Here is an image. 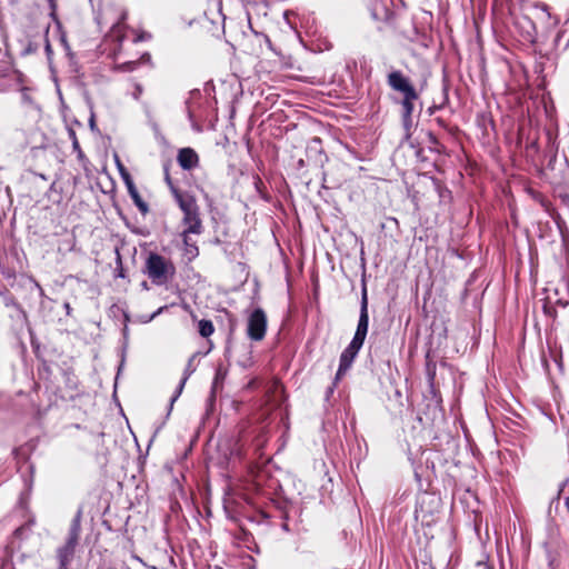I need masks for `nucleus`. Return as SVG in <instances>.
I'll list each match as a JSON object with an SVG mask.
<instances>
[{
  "label": "nucleus",
  "mask_w": 569,
  "mask_h": 569,
  "mask_svg": "<svg viewBox=\"0 0 569 569\" xmlns=\"http://www.w3.org/2000/svg\"><path fill=\"white\" fill-rule=\"evenodd\" d=\"M239 476H232L234 485L250 492H259L270 480L266 465H239Z\"/></svg>",
  "instance_id": "obj_1"
},
{
  "label": "nucleus",
  "mask_w": 569,
  "mask_h": 569,
  "mask_svg": "<svg viewBox=\"0 0 569 569\" xmlns=\"http://www.w3.org/2000/svg\"><path fill=\"white\" fill-rule=\"evenodd\" d=\"M146 273L152 283L161 286L176 273V267L170 259L151 252L146 261Z\"/></svg>",
  "instance_id": "obj_2"
},
{
  "label": "nucleus",
  "mask_w": 569,
  "mask_h": 569,
  "mask_svg": "<svg viewBox=\"0 0 569 569\" xmlns=\"http://www.w3.org/2000/svg\"><path fill=\"white\" fill-rule=\"evenodd\" d=\"M81 533V526L79 518H74L69 527L68 538L66 543L58 548L57 558L59 562V569H69V565L73 560L76 548L79 543Z\"/></svg>",
  "instance_id": "obj_3"
},
{
  "label": "nucleus",
  "mask_w": 569,
  "mask_h": 569,
  "mask_svg": "<svg viewBox=\"0 0 569 569\" xmlns=\"http://www.w3.org/2000/svg\"><path fill=\"white\" fill-rule=\"evenodd\" d=\"M439 509L440 499L435 495L423 492L418 496L415 515L422 522L430 523L433 520V516L439 512Z\"/></svg>",
  "instance_id": "obj_4"
},
{
  "label": "nucleus",
  "mask_w": 569,
  "mask_h": 569,
  "mask_svg": "<svg viewBox=\"0 0 569 569\" xmlns=\"http://www.w3.org/2000/svg\"><path fill=\"white\" fill-rule=\"evenodd\" d=\"M267 330V316L260 308L253 310L248 319L247 332L251 340L260 341L264 338Z\"/></svg>",
  "instance_id": "obj_5"
},
{
  "label": "nucleus",
  "mask_w": 569,
  "mask_h": 569,
  "mask_svg": "<svg viewBox=\"0 0 569 569\" xmlns=\"http://www.w3.org/2000/svg\"><path fill=\"white\" fill-rule=\"evenodd\" d=\"M166 180L170 184L171 191L174 196L177 203L179 204V208L183 212V216H190L191 213L199 210V207L193 196L186 192H180L177 188H174L171 183L169 176H167Z\"/></svg>",
  "instance_id": "obj_6"
},
{
  "label": "nucleus",
  "mask_w": 569,
  "mask_h": 569,
  "mask_svg": "<svg viewBox=\"0 0 569 569\" xmlns=\"http://www.w3.org/2000/svg\"><path fill=\"white\" fill-rule=\"evenodd\" d=\"M361 347L362 345L351 340L349 346L343 350L340 356V363L336 375V380L341 379L346 375Z\"/></svg>",
  "instance_id": "obj_7"
},
{
  "label": "nucleus",
  "mask_w": 569,
  "mask_h": 569,
  "mask_svg": "<svg viewBox=\"0 0 569 569\" xmlns=\"http://www.w3.org/2000/svg\"><path fill=\"white\" fill-rule=\"evenodd\" d=\"M368 326H369L368 301H367V295L365 292L362 296V300H361L359 321H358L357 330H356L352 341L363 345L367 332H368Z\"/></svg>",
  "instance_id": "obj_8"
},
{
  "label": "nucleus",
  "mask_w": 569,
  "mask_h": 569,
  "mask_svg": "<svg viewBox=\"0 0 569 569\" xmlns=\"http://www.w3.org/2000/svg\"><path fill=\"white\" fill-rule=\"evenodd\" d=\"M388 83L393 90L401 92L403 96L412 97L416 92L413 86L400 71L391 72L388 76Z\"/></svg>",
  "instance_id": "obj_9"
},
{
  "label": "nucleus",
  "mask_w": 569,
  "mask_h": 569,
  "mask_svg": "<svg viewBox=\"0 0 569 569\" xmlns=\"http://www.w3.org/2000/svg\"><path fill=\"white\" fill-rule=\"evenodd\" d=\"M177 161L183 170H192L198 167L199 157L192 148H182L178 152Z\"/></svg>",
  "instance_id": "obj_10"
},
{
  "label": "nucleus",
  "mask_w": 569,
  "mask_h": 569,
  "mask_svg": "<svg viewBox=\"0 0 569 569\" xmlns=\"http://www.w3.org/2000/svg\"><path fill=\"white\" fill-rule=\"evenodd\" d=\"M183 230L181 234H200L203 230L199 210L182 218Z\"/></svg>",
  "instance_id": "obj_11"
},
{
  "label": "nucleus",
  "mask_w": 569,
  "mask_h": 569,
  "mask_svg": "<svg viewBox=\"0 0 569 569\" xmlns=\"http://www.w3.org/2000/svg\"><path fill=\"white\" fill-rule=\"evenodd\" d=\"M123 178L126 180V183H127V187H128V191H129V194L131 196V198L133 199L134 203L137 204V207L142 211V212H146L148 210V207L147 204L144 203V201L141 199L137 188L134 187L133 182L131 181L130 179V176L128 173H123Z\"/></svg>",
  "instance_id": "obj_12"
},
{
  "label": "nucleus",
  "mask_w": 569,
  "mask_h": 569,
  "mask_svg": "<svg viewBox=\"0 0 569 569\" xmlns=\"http://www.w3.org/2000/svg\"><path fill=\"white\" fill-rule=\"evenodd\" d=\"M193 359H194V356H192L189 361H188V365L184 369V372H183V377L176 390V393L172 396L171 398V406L173 405V402L179 398V396L181 395L182 390H183V387L187 382V380L189 379V377L193 373L194 371V367H193Z\"/></svg>",
  "instance_id": "obj_13"
},
{
  "label": "nucleus",
  "mask_w": 569,
  "mask_h": 569,
  "mask_svg": "<svg viewBox=\"0 0 569 569\" xmlns=\"http://www.w3.org/2000/svg\"><path fill=\"white\" fill-rule=\"evenodd\" d=\"M183 241V254L188 259V261H192L199 254V249L196 242H192L190 239V234H181Z\"/></svg>",
  "instance_id": "obj_14"
},
{
  "label": "nucleus",
  "mask_w": 569,
  "mask_h": 569,
  "mask_svg": "<svg viewBox=\"0 0 569 569\" xmlns=\"http://www.w3.org/2000/svg\"><path fill=\"white\" fill-rule=\"evenodd\" d=\"M418 99L417 92H413L412 97L409 94L403 96L402 100V109H403V120L407 122L410 120L411 113L413 111V101Z\"/></svg>",
  "instance_id": "obj_15"
},
{
  "label": "nucleus",
  "mask_w": 569,
  "mask_h": 569,
  "mask_svg": "<svg viewBox=\"0 0 569 569\" xmlns=\"http://www.w3.org/2000/svg\"><path fill=\"white\" fill-rule=\"evenodd\" d=\"M123 20L124 16L121 18V21L113 24L110 31V37L112 39L118 40L119 42H121L126 38L127 26L124 24Z\"/></svg>",
  "instance_id": "obj_16"
},
{
  "label": "nucleus",
  "mask_w": 569,
  "mask_h": 569,
  "mask_svg": "<svg viewBox=\"0 0 569 569\" xmlns=\"http://www.w3.org/2000/svg\"><path fill=\"white\" fill-rule=\"evenodd\" d=\"M214 331L213 325L210 320H201L199 322V333L207 338L210 337Z\"/></svg>",
  "instance_id": "obj_17"
},
{
  "label": "nucleus",
  "mask_w": 569,
  "mask_h": 569,
  "mask_svg": "<svg viewBox=\"0 0 569 569\" xmlns=\"http://www.w3.org/2000/svg\"><path fill=\"white\" fill-rule=\"evenodd\" d=\"M136 61H128L120 64H117L116 69L124 72L133 71L137 68Z\"/></svg>",
  "instance_id": "obj_18"
},
{
  "label": "nucleus",
  "mask_w": 569,
  "mask_h": 569,
  "mask_svg": "<svg viewBox=\"0 0 569 569\" xmlns=\"http://www.w3.org/2000/svg\"><path fill=\"white\" fill-rule=\"evenodd\" d=\"M132 33L134 34L133 42L147 41L151 39V34L146 31L132 30Z\"/></svg>",
  "instance_id": "obj_19"
},
{
  "label": "nucleus",
  "mask_w": 569,
  "mask_h": 569,
  "mask_svg": "<svg viewBox=\"0 0 569 569\" xmlns=\"http://www.w3.org/2000/svg\"><path fill=\"white\" fill-rule=\"evenodd\" d=\"M69 137L71 138L72 140V147H73V150L76 151H79L80 152V146H79V141L77 139V136H76V132L74 130L70 129L69 130Z\"/></svg>",
  "instance_id": "obj_20"
},
{
  "label": "nucleus",
  "mask_w": 569,
  "mask_h": 569,
  "mask_svg": "<svg viewBox=\"0 0 569 569\" xmlns=\"http://www.w3.org/2000/svg\"><path fill=\"white\" fill-rule=\"evenodd\" d=\"M136 91H137V92H136L134 97H136V98H138V97L141 94V92H142V88H141V86L137 84V87H136Z\"/></svg>",
  "instance_id": "obj_21"
},
{
  "label": "nucleus",
  "mask_w": 569,
  "mask_h": 569,
  "mask_svg": "<svg viewBox=\"0 0 569 569\" xmlns=\"http://www.w3.org/2000/svg\"><path fill=\"white\" fill-rule=\"evenodd\" d=\"M6 305L10 306V305H14V302L12 299L8 298V299H6Z\"/></svg>",
  "instance_id": "obj_22"
},
{
  "label": "nucleus",
  "mask_w": 569,
  "mask_h": 569,
  "mask_svg": "<svg viewBox=\"0 0 569 569\" xmlns=\"http://www.w3.org/2000/svg\"><path fill=\"white\" fill-rule=\"evenodd\" d=\"M565 506H566V508H567V510H568V512H569V497L566 499V501H565Z\"/></svg>",
  "instance_id": "obj_23"
},
{
  "label": "nucleus",
  "mask_w": 569,
  "mask_h": 569,
  "mask_svg": "<svg viewBox=\"0 0 569 569\" xmlns=\"http://www.w3.org/2000/svg\"><path fill=\"white\" fill-rule=\"evenodd\" d=\"M118 164H119V169L121 170V172H123L124 168L119 162H118Z\"/></svg>",
  "instance_id": "obj_24"
},
{
  "label": "nucleus",
  "mask_w": 569,
  "mask_h": 569,
  "mask_svg": "<svg viewBox=\"0 0 569 569\" xmlns=\"http://www.w3.org/2000/svg\"><path fill=\"white\" fill-rule=\"evenodd\" d=\"M216 569H222L221 567H216Z\"/></svg>",
  "instance_id": "obj_25"
}]
</instances>
